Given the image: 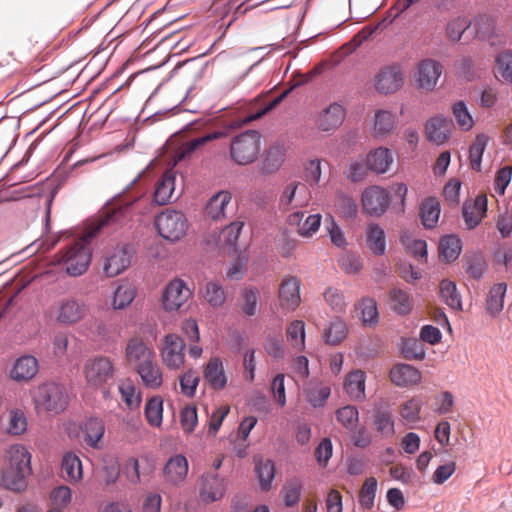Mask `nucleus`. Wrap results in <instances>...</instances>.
<instances>
[{"label": "nucleus", "mask_w": 512, "mask_h": 512, "mask_svg": "<svg viewBox=\"0 0 512 512\" xmlns=\"http://www.w3.org/2000/svg\"><path fill=\"white\" fill-rule=\"evenodd\" d=\"M149 206V200L143 195L130 201L112 204L104 210L103 214L91 227L87 234L61 251L57 257V263L62 264L69 276L77 277L86 272L91 260L90 240L104 227L123 226L132 218V213L137 209L140 214H145Z\"/></svg>", "instance_id": "f257e3e1"}, {"label": "nucleus", "mask_w": 512, "mask_h": 512, "mask_svg": "<svg viewBox=\"0 0 512 512\" xmlns=\"http://www.w3.org/2000/svg\"><path fill=\"white\" fill-rule=\"evenodd\" d=\"M31 458V453L21 444L11 445L5 451L0 472L3 487L13 492H22L27 488V479L32 474Z\"/></svg>", "instance_id": "f03ea898"}, {"label": "nucleus", "mask_w": 512, "mask_h": 512, "mask_svg": "<svg viewBox=\"0 0 512 512\" xmlns=\"http://www.w3.org/2000/svg\"><path fill=\"white\" fill-rule=\"evenodd\" d=\"M261 149V134L248 130L233 137L230 144V156L238 165L253 163Z\"/></svg>", "instance_id": "7ed1b4c3"}, {"label": "nucleus", "mask_w": 512, "mask_h": 512, "mask_svg": "<svg viewBox=\"0 0 512 512\" xmlns=\"http://www.w3.org/2000/svg\"><path fill=\"white\" fill-rule=\"evenodd\" d=\"M114 362L107 356H95L85 361L83 376L91 388H105L115 377Z\"/></svg>", "instance_id": "20e7f679"}, {"label": "nucleus", "mask_w": 512, "mask_h": 512, "mask_svg": "<svg viewBox=\"0 0 512 512\" xmlns=\"http://www.w3.org/2000/svg\"><path fill=\"white\" fill-rule=\"evenodd\" d=\"M154 223L158 234L170 242L181 240L188 230L186 216L174 209L163 210L155 217Z\"/></svg>", "instance_id": "39448f33"}, {"label": "nucleus", "mask_w": 512, "mask_h": 512, "mask_svg": "<svg viewBox=\"0 0 512 512\" xmlns=\"http://www.w3.org/2000/svg\"><path fill=\"white\" fill-rule=\"evenodd\" d=\"M37 408L47 412L60 413L68 402L65 388L57 383H45L40 385L34 395Z\"/></svg>", "instance_id": "423d86ee"}, {"label": "nucleus", "mask_w": 512, "mask_h": 512, "mask_svg": "<svg viewBox=\"0 0 512 512\" xmlns=\"http://www.w3.org/2000/svg\"><path fill=\"white\" fill-rule=\"evenodd\" d=\"M185 348V342L179 335H165L160 347L162 363L170 370L180 369L185 363Z\"/></svg>", "instance_id": "0eeeda50"}, {"label": "nucleus", "mask_w": 512, "mask_h": 512, "mask_svg": "<svg viewBox=\"0 0 512 512\" xmlns=\"http://www.w3.org/2000/svg\"><path fill=\"white\" fill-rule=\"evenodd\" d=\"M192 291L181 279L171 280L162 294V306L167 312L179 311L191 298Z\"/></svg>", "instance_id": "6e6552de"}, {"label": "nucleus", "mask_w": 512, "mask_h": 512, "mask_svg": "<svg viewBox=\"0 0 512 512\" xmlns=\"http://www.w3.org/2000/svg\"><path fill=\"white\" fill-rule=\"evenodd\" d=\"M361 201L365 213L379 217L388 209L391 197L386 189L374 185L363 191Z\"/></svg>", "instance_id": "1a4fd4ad"}, {"label": "nucleus", "mask_w": 512, "mask_h": 512, "mask_svg": "<svg viewBox=\"0 0 512 512\" xmlns=\"http://www.w3.org/2000/svg\"><path fill=\"white\" fill-rule=\"evenodd\" d=\"M87 305L75 298L61 299L57 304L56 320L63 325H74L87 315Z\"/></svg>", "instance_id": "9d476101"}, {"label": "nucleus", "mask_w": 512, "mask_h": 512, "mask_svg": "<svg viewBox=\"0 0 512 512\" xmlns=\"http://www.w3.org/2000/svg\"><path fill=\"white\" fill-rule=\"evenodd\" d=\"M125 359L130 366L137 370L155 360V353L143 339L133 337L126 344Z\"/></svg>", "instance_id": "9b49d317"}, {"label": "nucleus", "mask_w": 512, "mask_h": 512, "mask_svg": "<svg viewBox=\"0 0 512 512\" xmlns=\"http://www.w3.org/2000/svg\"><path fill=\"white\" fill-rule=\"evenodd\" d=\"M310 193L307 186L300 182H291L285 186L279 199L281 209L303 207L310 201Z\"/></svg>", "instance_id": "f8f14e48"}, {"label": "nucleus", "mask_w": 512, "mask_h": 512, "mask_svg": "<svg viewBox=\"0 0 512 512\" xmlns=\"http://www.w3.org/2000/svg\"><path fill=\"white\" fill-rule=\"evenodd\" d=\"M442 65L434 59H424L419 62L417 67L416 82L420 89L432 91L441 74Z\"/></svg>", "instance_id": "ddd939ff"}, {"label": "nucleus", "mask_w": 512, "mask_h": 512, "mask_svg": "<svg viewBox=\"0 0 512 512\" xmlns=\"http://www.w3.org/2000/svg\"><path fill=\"white\" fill-rule=\"evenodd\" d=\"M345 116V108L341 104L334 102L318 113L315 125L323 132L335 131L342 125Z\"/></svg>", "instance_id": "4468645a"}, {"label": "nucleus", "mask_w": 512, "mask_h": 512, "mask_svg": "<svg viewBox=\"0 0 512 512\" xmlns=\"http://www.w3.org/2000/svg\"><path fill=\"white\" fill-rule=\"evenodd\" d=\"M403 80V73L400 66H387L381 69L375 76V88L383 94L394 93L401 88Z\"/></svg>", "instance_id": "2eb2a0df"}, {"label": "nucleus", "mask_w": 512, "mask_h": 512, "mask_svg": "<svg viewBox=\"0 0 512 512\" xmlns=\"http://www.w3.org/2000/svg\"><path fill=\"white\" fill-rule=\"evenodd\" d=\"M301 281L297 277H286L282 280L279 287V303L282 309L286 311L295 310L300 302Z\"/></svg>", "instance_id": "dca6fc26"}, {"label": "nucleus", "mask_w": 512, "mask_h": 512, "mask_svg": "<svg viewBox=\"0 0 512 512\" xmlns=\"http://www.w3.org/2000/svg\"><path fill=\"white\" fill-rule=\"evenodd\" d=\"M366 377V373L360 369L351 370L346 374L343 389L351 401L363 402L366 400Z\"/></svg>", "instance_id": "f3484780"}, {"label": "nucleus", "mask_w": 512, "mask_h": 512, "mask_svg": "<svg viewBox=\"0 0 512 512\" xmlns=\"http://www.w3.org/2000/svg\"><path fill=\"white\" fill-rule=\"evenodd\" d=\"M226 491L224 478L217 474L208 473L202 477V486L199 496L202 502L208 504L220 500Z\"/></svg>", "instance_id": "a211bd4d"}, {"label": "nucleus", "mask_w": 512, "mask_h": 512, "mask_svg": "<svg viewBox=\"0 0 512 512\" xmlns=\"http://www.w3.org/2000/svg\"><path fill=\"white\" fill-rule=\"evenodd\" d=\"M389 377L397 387H412L421 382L422 374L410 364L399 363L391 368Z\"/></svg>", "instance_id": "6ab92c4d"}, {"label": "nucleus", "mask_w": 512, "mask_h": 512, "mask_svg": "<svg viewBox=\"0 0 512 512\" xmlns=\"http://www.w3.org/2000/svg\"><path fill=\"white\" fill-rule=\"evenodd\" d=\"M38 370V360L31 355H23L15 361L10 377L17 382H26L34 378Z\"/></svg>", "instance_id": "aec40b11"}, {"label": "nucleus", "mask_w": 512, "mask_h": 512, "mask_svg": "<svg viewBox=\"0 0 512 512\" xmlns=\"http://www.w3.org/2000/svg\"><path fill=\"white\" fill-rule=\"evenodd\" d=\"M131 263V253L126 246L116 247L104 264V272L114 277L123 272Z\"/></svg>", "instance_id": "412c9836"}, {"label": "nucleus", "mask_w": 512, "mask_h": 512, "mask_svg": "<svg viewBox=\"0 0 512 512\" xmlns=\"http://www.w3.org/2000/svg\"><path fill=\"white\" fill-rule=\"evenodd\" d=\"M203 377L214 390H223L228 381L223 363L217 357L211 358L208 361L203 371Z\"/></svg>", "instance_id": "4be33fe9"}, {"label": "nucleus", "mask_w": 512, "mask_h": 512, "mask_svg": "<svg viewBox=\"0 0 512 512\" xmlns=\"http://www.w3.org/2000/svg\"><path fill=\"white\" fill-rule=\"evenodd\" d=\"M188 473V461L183 455L171 457L164 467V478L167 482L177 485L183 482Z\"/></svg>", "instance_id": "5701e85b"}, {"label": "nucleus", "mask_w": 512, "mask_h": 512, "mask_svg": "<svg viewBox=\"0 0 512 512\" xmlns=\"http://www.w3.org/2000/svg\"><path fill=\"white\" fill-rule=\"evenodd\" d=\"M487 211V199L478 196L471 204H464L463 218L468 229H473L480 224Z\"/></svg>", "instance_id": "b1692460"}, {"label": "nucleus", "mask_w": 512, "mask_h": 512, "mask_svg": "<svg viewBox=\"0 0 512 512\" xmlns=\"http://www.w3.org/2000/svg\"><path fill=\"white\" fill-rule=\"evenodd\" d=\"M303 217V212H295L289 216V223L297 226V232L299 235L303 237H311L320 227L321 215H308L305 220H303Z\"/></svg>", "instance_id": "393cba45"}, {"label": "nucleus", "mask_w": 512, "mask_h": 512, "mask_svg": "<svg viewBox=\"0 0 512 512\" xmlns=\"http://www.w3.org/2000/svg\"><path fill=\"white\" fill-rule=\"evenodd\" d=\"M396 116L387 110L375 112L372 135L374 138H384L393 133L396 128Z\"/></svg>", "instance_id": "a878e982"}, {"label": "nucleus", "mask_w": 512, "mask_h": 512, "mask_svg": "<svg viewBox=\"0 0 512 512\" xmlns=\"http://www.w3.org/2000/svg\"><path fill=\"white\" fill-rule=\"evenodd\" d=\"M61 470L64 478L74 484L79 483L83 479L82 462L78 455L73 452L64 454L61 462Z\"/></svg>", "instance_id": "bb28decb"}, {"label": "nucleus", "mask_w": 512, "mask_h": 512, "mask_svg": "<svg viewBox=\"0 0 512 512\" xmlns=\"http://www.w3.org/2000/svg\"><path fill=\"white\" fill-rule=\"evenodd\" d=\"M175 190V176L172 171H166L157 181L154 191V201L158 205L167 204Z\"/></svg>", "instance_id": "cd10ccee"}, {"label": "nucleus", "mask_w": 512, "mask_h": 512, "mask_svg": "<svg viewBox=\"0 0 512 512\" xmlns=\"http://www.w3.org/2000/svg\"><path fill=\"white\" fill-rule=\"evenodd\" d=\"M393 163V156L388 148L379 147L367 155V166L377 174L386 173Z\"/></svg>", "instance_id": "c85d7f7f"}, {"label": "nucleus", "mask_w": 512, "mask_h": 512, "mask_svg": "<svg viewBox=\"0 0 512 512\" xmlns=\"http://www.w3.org/2000/svg\"><path fill=\"white\" fill-rule=\"evenodd\" d=\"M140 376L143 385L150 389H157L163 383V373L155 360L135 370Z\"/></svg>", "instance_id": "c756f323"}, {"label": "nucleus", "mask_w": 512, "mask_h": 512, "mask_svg": "<svg viewBox=\"0 0 512 512\" xmlns=\"http://www.w3.org/2000/svg\"><path fill=\"white\" fill-rule=\"evenodd\" d=\"M374 429L384 438L395 434V421L392 412L388 409H376L373 413Z\"/></svg>", "instance_id": "7c9ffc66"}, {"label": "nucleus", "mask_w": 512, "mask_h": 512, "mask_svg": "<svg viewBox=\"0 0 512 512\" xmlns=\"http://www.w3.org/2000/svg\"><path fill=\"white\" fill-rule=\"evenodd\" d=\"M449 123L443 117H432L426 124V135L429 141L440 145L448 139Z\"/></svg>", "instance_id": "2f4dec72"}, {"label": "nucleus", "mask_w": 512, "mask_h": 512, "mask_svg": "<svg viewBox=\"0 0 512 512\" xmlns=\"http://www.w3.org/2000/svg\"><path fill=\"white\" fill-rule=\"evenodd\" d=\"M84 441L86 444L94 449L101 448V440L105 432V426L101 419L90 418L85 421L84 426Z\"/></svg>", "instance_id": "473e14b6"}, {"label": "nucleus", "mask_w": 512, "mask_h": 512, "mask_svg": "<svg viewBox=\"0 0 512 512\" xmlns=\"http://www.w3.org/2000/svg\"><path fill=\"white\" fill-rule=\"evenodd\" d=\"M388 296L389 305L397 314L407 315L412 311L414 303L407 291L400 288H392Z\"/></svg>", "instance_id": "72a5a7b5"}, {"label": "nucleus", "mask_w": 512, "mask_h": 512, "mask_svg": "<svg viewBox=\"0 0 512 512\" xmlns=\"http://www.w3.org/2000/svg\"><path fill=\"white\" fill-rule=\"evenodd\" d=\"M231 199V194L227 191H221L214 195L206 206L207 216L216 221L224 218Z\"/></svg>", "instance_id": "f704fd0d"}, {"label": "nucleus", "mask_w": 512, "mask_h": 512, "mask_svg": "<svg viewBox=\"0 0 512 512\" xmlns=\"http://www.w3.org/2000/svg\"><path fill=\"white\" fill-rule=\"evenodd\" d=\"M331 394V389L328 385L319 381H311L307 388L304 390L305 399L313 407H322Z\"/></svg>", "instance_id": "c9c22d12"}, {"label": "nucleus", "mask_w": 512, "mask_h": 512, "mask_svg": "<svg viewBox=\"0 0 512 512\" xmlns=\"http://www.w3.org/2000/svg\"><path fill=\"white\" fill-rule=\"evenodd\" d=\"M462 250L461 240L455 235H447L441 238L439 243V255L445 262L456 260Z\"/></svg>", "instance_id": "e433bc0d"}, {"label": "nucleus", "mask_w": 512, "mask_h": 512, "mask_svg": "<svg viewBox=\"0 0 512 512\" xmlns=\"http://www.w3.org/2000/svg\"><path fill=\"white\" fill-rule=\"evenodd\" d=\"M367 246L375 255H383L386 250L384 230L378 224H369L367 227Z\"/></svg>", "instance_id": "4c0bfd02"}, {"label": "nucleus", "mask_w": 512, "mask_h": 512, "mask_svg": "<svg viewBox=\"0 0 512 512\" xmlns=\"http://www.w3.org/2000/svg\"><path fill=\"white\" fill-rule=\"evenodd\" d=\"M506 291L507 285L505 283L495 284L490 289L486 299V310L490 315L496 316L502 311Z\"/></svg>", "instance_id": "58836bf2"}, {"label": "nucleus", "mask_w": 512, "mask_h": 512, "mask_svg": "<svg viewBox=\"0 0 512 512\" xmlns=\"http://www.w3.org/2000/svg\"><path fill=\"white\" fill-rule=\"evenodd\" d=\"M27 417L22 409H11L7 414L6 432L12 436H20L27 430Z\"/></svg>", "instance_id": "ea45409f"}, {"label": "nucleus", "mask_w": 512, "mask_h": 512, "mask_svg": "<svg viewBox=\"0 0 512 512\" xmlns=\"http://www.w3.org/2000/svg\"><path fill=\"white\" fill-rule=\"evenodd\" d=\"M357 309L360 311V318L364 326L373 327L379 321V313L377 303L373 298H362Z\"/></svg>", "instance_id": "a19ab883"}, {"label": "nucleus", "mask_w": 512, "mask_h": 512, "mask_svg": "<svg viewBox=\"0 0 512 512\" xmlns=\"http://www.w3.org/2000/svg\"><path fill=\"white\" fill-rule=\"evenodd\" d=\"M136 296V289L130 283L120 284L113 295L112 307L115 310H122L128 307Z\"/></svg>", "instance_id": "79ce46f5"}, {"label": "nucleus", "mask_w": 512, "mask_h": 512, "mask_svg": "<svg viewBox=\"0 0 512 512\" xmlns=\"http://www.w3.org/2000/svg\"><path fill=\"white\" fill-rule=\"evenodd\" d=\"M442 300L453 310H462L461 296L457 291L456 284L444 279L439 286Z\"/></svg>", "instance_id": "37998d69"}, {"label": "nucleus", "mask_w": 512, "mask_h": 512, "mask_svg": "<svg viewBox=\"0 0 512 512\" xmlns=\"http://www.w3.org/2000/svg\"><path fill=\"white\" fill-rule=\"evenodd\" d=\"M285 159V148L282 145H274L270 147L262 162V170L267 173L277 171Z\"/></svg>", "instance_id": "c03bdc74"}, {"label": "nucleus", "mask_w": 512, "mask_h": 512, "mask_svg": "<svg viewBox=\"0 0 512 512\" xmlns=\"http://www.w3.org/2000/svg\"><path fill=\"white\" fill-rule=\"evenodd\" d=\"M423 405L421 396H414L399 406V414L408 423L420 420V412Z\"/></svg>", "instance_id": "a18cd8bd"}, {"label": "nucleus", "mask_w": 512, "mask_h": 512, "mask_svg": "<svg viewBox=\"0 0 512 512\" xmlns=\"http://www.w3.org/2000/svg\"><path fill=\"white\" fill-rule=\"evenodd\" d=\"M454 70L458 77L467 81H472L479 76L474 60L468 55H462L455 61Z\"/></svg>", "instance_id": "49530a36"}, {"label": "nucleus", "mask_w": 512, "mask_h": 512, "mask_svg": "<svg viewBox=\"0 0 512 512\" xmlns=\"http://www.w3.org/2000/svg\"><path fill=\"white\" fill-rule=\"evenodd\" d=\"M255 471L258 476L260 486L263 490L267 491L271 488L272 481L275 477V465L274 462L267 459L256 462Z\"/></svg>", "instance_id": "de8ad7c7"}, {"label": "nucleus", "mask_w": 512, "mask_h": 512, "mask_svg": "<svg viewBox=\"0 0 512 512\" xmlns=\"http://www.w3.org/2000/svg\"><path fill=\"white\" fill-rule=\"evenodd\" d=\"M440 216V204L435 198L426 199L421 206L422 223L427 228H433Z\"/></svg>", "instance_id": "09e8293b"}, {"label": "nucleus", "mask_w": 512, "mask_h": 512, "mask_svg": "<svg viewBox=\"0 0 512 512\" xmlns=\"http://www.w3.org/2000/svg\"><path fill=\"white\" fill-rule=\"evenodd\" d=\"M346 335L347 325L340 318L333 319L323 333L325 341L331 345L339 344L346 337Z\"/></svg>", "instance_id": "8fccbe9b"}, {"label": "nucleus", "mask_w": 512, "mask_h": 512, "mask_svg": "<svg viewBox=\"0 0 512 512\" xmlns=\"http://www.w3.org/2000/svg\"><path fill=\"white\" fill-rule=\"evenodd\" d=\"M302 492V483L298 479H290L283 485L280 495L287 507H293L298 504Z\"/></svg>", "instance_id": "3c124183"}, {"label": "nucleus", "mask_w": 512, "mask_h": 512, "mask_svg": "<svg viewBox=\"0 0 512 512\" xmlns=\"http://www.w3.org/2000/svg\"><path fill=\"white\" fill-rule=\"evenodd\" d=\"M145 416L148 423L160 427L163 420V399L160 396L150 398L145 405Z\"/></svg>", "instance_id": "603ef678"}, {"label": "nucleus", "mask_w": 512, "mask_h": 512, "mask_svg": "<svg viewBox=\"0 0 512 512\" xmlns=\"http://www.w3.org/2000/svg\"><path fill=\"white\" fill-rule=\"evenodd\" d=\"M203 297L212 307H220L225 303L226 291L218 282L210 281L205 285Z\"/></svg>", "instance_id": "864d4df0"}, {"label": "nucleus", "mask_w": 512, "mask_h": 512, "mask_svg": "<svg viewBox=\"0 0 512 512\" xmlns=\"http://www.w3.org/2000/svg\"><path fill=\"white\" fill-rule=\"evenodd\" d=\"M337 421L347 430H354L359 422L358 409L353 405H346L336 410Z\"/></svg>", "instance_id": "5fc2aeb1"}, {"label": "nucleus", "mask_w": 512, "mask_h": 512, "mask_svg": "<svg viewBox=\"0 0 512 512\" xmlns=\"http://www.w3.org/2000/svg\"><path fill=\"white\" fill-rule=\"evenodd\" d=\"M288 341L291 345L302 350L305 347V324L301 320H294L290 323L286 330Z\"/></svg>", "instance_id": "6e6d98bb"}, {"label": "nucleus", "mask_w": 512, "mask_h": 512, "mask_svg": "<svg viewBox=\"0 0 512 512\" xmlns=\"http://www.w3.org/2000/svg\"><path fill=\"white\" fill-rule=\"evenodd\" d=\"M71 500L72 490L65 485L58 486L50 493L49 508L56 507L58 510L64 511V509L71 503Z\"/></svg>", "instance_id": "4d7b16f0"}, {"label": "nucleus", "mask_w": 512, "mask_h": 512, "mask_svg": "<svg viewBox=\"0 0 512 512\" xmlns=\"http://www.w3.org/2000/svg\"><path fill=\"white\" fill-rule=\"evenodd\" d=\"M470 26L471 22L466 17L453 18L447 23L446 37L452 42H458Z\"/></svg>", "instance_id": "13d9d810"}, {"label": "nucleus", "mask_w": 512, "mask_h": 512, "mask_svg": "<svg viewBox=\"0 0 512 512\" xmlns=\"http://www.w3.org/2000/svg\"><path fill=\"white\" fill-rule=\"evenodd\" d=\"M488 138L485 135H478L469 149L470 166L473 170L480 171L481 160L487 145Z\"/></svg>", "instance_id": "bf43d9fd"}, {"label": "nucleus", "mask_w": 512, "mask_h": 512, "mask_svg": "<svg viewBox=\"0 0 512 512\" xmlns=\"http://www.w3.org/2000/svg\"><path fill=\"white\" fill-rule=\"evenodd\" d=\"M377 490V480L374 477L367 478L359 493V503L364 509H371L374 505Z\"/></svg>", "instance_id": "052dcab7"}, {"label": "nucleus", "mask_w": 512, "mask_h": 512, "mask_svg": "<svg viewBox=\"0 0 512 512\" xmlns=\"http://www.w3.org/2000/svg\"><path fill=\"white\" fill-rule=\"evenodd\" d=\"M243 226L244 222L242 221H235L226 226L220 234V239L224 242L222 244L236 251V244Z\"/></svg>", "instance_id": "680f3d73"}, {"label": "nucleus", "mask_w": 512, "mask_h": 512, "mask_svg": "<svg viewBox=\"0 0 512 512\" xmlns=\"http://www.w3.org/2000/svg\"><path fill=\"white\" fill-rule=\"evenodd\" d=\"M259 292L257 289L245 288L240 295L241 309L247 316H254L257 312Z\"/></svg>", "instance_id": "e2e57ef3"}, {"label": "nucleus", "mask_w": 512, "mask_h": 512, "mask_svg": "<svg viewBox=\"0 0 512 512\" xmlns=\"http://www.w3.org/2000/svg\"><path fill=\"white\" fill-rule=\"evenodd\" d=\"M200 378L197 371L193 369L187 370L179 377V384L182 394L187 397H193L196 393Z\"/></svg>", "instance_id": "0e129e2a"}, {"label": "nucleus", "mask_w": 512, "mask_h": 512, "mask_svg": "<svg viewBox=\"0 0 512 512\" xmlns=\"http://www.w3.org/2000/svg\"><path fill=\"white\" fill-rule=\"evenodd\" d=\"M495 69L505 81L512 82V51L506 50L498 55Z\"/></svg>", "instance_id": "69168bd1"}, {"label": "nucleus", "mask_w": 512, "mask_h": 512, "mask_svg": "<svg viewBox=\"0 0 512 512\" xmlns=\"http://www.w3.org/2000/svg\"><path fill=\"white\" fill-rule=\"evenodd\" d=\"M216 135L207 134L205 136L194 138L181 145L176 153L177 159L183 160L188 157L191 153L195 152L199 147L203 146L208 141L215 138Z\"/></svg>", "instance_id": "338daca9"}, {"label": "nucleus", "mask_w": 512, "mask_h": 512, "mask_svg": "<svg viewBox=\"0 0 512 512\" xmlns=\"http://www.w3.org/2000/svg\"><path fill=\"white\" fill-rule=\"evenodd\" d=\"M122 400L129 408H137L140 405L141 397L136 387L131 382H124L119 386Z\"/></svg>", "instance_id": "774afa93"}]
</instances>
